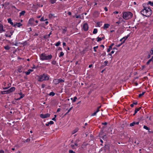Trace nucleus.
<instances>
[{
  "mask_svg": "<svg viewBox=\"0 0 153 153\" xmlns=\"http://www.w3.org/2000/svg\"><path fill=\"white\" fill-rule=\"evenodd\" d=\"M140 13L143 16L149 17L152 14V11L150 7H144V9L141 11Z\"/></svg>",
  "mask_w": 153,
  "mask_h": 153,
  "instance_id": "1",
  "label": "nucleus"
},
{
  "mask_svg": "<svg viewBox=\"0 0 153 153\" xmlns=\"http://www.w3.org/2000/svg\"><path fill=\"white\" fill-rule=\"evenodd\" d=\"M52 57L51 55L47 56L45 53H42L40 55V59L42 60H50Z\"/></svg>",
  "mask_w": 153,
  "mask_h": 153,
  "instance_id": "2",
  "label": "nucleus"
},
{
  "mask_svg": "<svg viewBox=\"0 0 153 153\" xmlns=\"http://www.w3.org/2000/svg\"><path fill=\"white\" fill-rule=\"evenodd\" d=\"M49 79V76L46 74H44L39 76L38 81L42 82L45 80H48Z\"/></svg>",
  "mask_w": 153,
  "mask_h": 153,
  "instance_id": "3",
  "label": "nucleus"
},
{
  "mask_svg": "<svg viewBox=\"0 0 153 153\" xmlns=\"http://www.w3.org/2000/svg\"><path fill=\"white\" fill-rule=\"evenodd\" d=\"M133 16L132 13L130 12H125L123 13V17L126 19L131 18Z\"/></svg>",
  "mask_w": 153,
  "mask_h": 153,
  "instance_id": "4",
  "label": "nucleus"
},
{
  "mask_svg": "<svg viewBox=\"0 0 153 153\" xmlns=\"http://www.w3.org/2000/svg\"><path fill=\"white\" fill-rule=\"evenodd\" d=\"M50 115V114L48 113L44 114H41L40 115V117L42 118H45L49 117Z\"/></svg>",
  "mask_w": 153,
  "mask_h": 153,
  "instance_id": "5",
  "label": "nucleus"
},
{
  "mask_svg": "<svg viewBox=\"0 0 153 153\" xmlns=\"http://www.w3.org/2000/svg\"><path fill=\"white\" fill-rule=\"evenodd\" d=\"M53 82L55 83V84H58L59 83L61 82H64V81L61 79H55L53 81Z\"/></svg>",
  "mask_w": 153,
  "mask_h": 153,
  "instance_id": "6",
  "label": "nucleus"
},
{
  "mask_svg": "<svg viewBox=\"0 0 153 153\" xmlns=\"http://www.w3.org/2000/svg\"><path fill=\"white\" fill-rule=\"evenodd\" d=\"M83 28L84 30L85 31H86L88 30V25L87 23H85L83 24Z\"/></svg>",
  "mask_w": 153,
  "mask_h": 153,
  "instance_id": "7",
  "label": "nucleus"
},
{
  "mask_svg": "<svg viewBox=\"0 0 153 153\" xmlns=\"http://www.w3.org/2000/svg\"><path fill=\"white\" fill-rule=\"evenodd\" d=\"M16 88L14 87H12L10 88V89L8 90L9 93L10 94L11 92H13L15 91Z\"/></svg>",
  "mask_w": 153,
  "mask_h": 153,
  "instance_id": "8",
  "label": "nucleus"
},
{
  "mask_svg": "<svg viewBox=\"0 0 153 153\" xmlns=\"http://www.w3.org/2000/svg\"><path fill=\"white\" fill-rule=\"evenodd\" d=\"M5 30L4 29L3 25L0 24V32L1 33L3 32H5Z\"/></svg>",
  "mask_w": 153,
  "mask_h": 153,
  "instance_id": "9",
  "label": "nucleus"
},
{
  "mask_svg": "<svg viewBox=\"0 0 153 153\" xmlns=\"http://www.w3.org/2000/svg\"><path fill=\"white\" fill-rule=\"evenodd\" d=\"M19 94L21 95L20 97L17 98V99H16V100H20L22 98L24 97V94H23L22 92H20L19 93Z\"/></svg>",
  "mask_w": 153,
  "mask_h": 153,
  "instance_id": "10",
  "label": "nucleus"
},
{
  "mask_svg": "<svg viewBox=\"0 0 153 153\" xmlns=\"http://www.w3.org/2000/svg\"><path fill=\"white\" fill-rule=\"evenodd\" d=\"M139 122H134L132 123H130V126L132 127V126H134L135 124L138 125L139 124Z\"/></svg>",
  "mask_w": 153,
  "mask_h": 153,
  "instance_id": "11",
  "label": "nucleus"
},
{
  "mask_svg": "<svg viewBox=\"0 0 153 153\" xmlns=\"http://www.w3.org/2000/svg\"><path fill=\"white\" fill-rule=\"evenodd\" d=\"M22 25L21 23H16L15 24H14L13 25V27H16V26L18 27H20L21 26H22Z\"/></svg>",
  "mask_w": 153,
  "mask_h": 153,
  "instance_id": "12",
  "label": "nucleus"
},
{
  "mask_svg": "<svg viewBox=\"0 0 153 153\" xmlns=\"http://www.w3.org/2000/svg\"><path fill=\"white\" fill-rule=\"evenodd\" d=\"M34 21V19L33 18H32L30 19L28 21V23L30 24L31 25L33 24V22Z\"/></svg>",
  "mask_w": 153,
  "mask_h": 153,
  "instance_id": "13",
  "label": "nucleus"
},
{
  "mask_svg": "<svg viewBox=\"0 0 153 153\" xmlns=\"http://www.w3.org/2000/svg\"><path fill=\"white\" fill-rule=\"evenodd\" d=\"M130 34H128L127 35V36H126L123 38V43H124L125 42V41L128 38Z\"/></svg>",
  "mask_w": 153,
  "mask_h": 153,
  "instance_id": "14",
  "label": "nucleus"
},
{
  "mask_svg": "<svg viewBox=\"0 0 153 153\" xmlns=\"http://www.w3.org/2000/svg\"><path fill=\"white\" fill-rule=\"evenodd\" d=\"M7 21L10 24H11V25H13H13H14V24H13V23L12 22V20L10 18H9L7 19Z\"/></svg>",
  "mask_w": 153,
  "mask_h": 153,
  "instance_id": "15",
  "label": "nucleus"
},
{
  "mask_svg": "<svg viewBox=\"0 0 153 153\" xmlns=\"http://www.w3.org/2000/svg\"><path fill=\"white\" fill-rule=\"evenodd\" d=\"M5 36L7 37H8L9 38L11 37V35H10V34L8 32H7L5 34Z\"/></svg>",
  "mask_w": 153,
  "mask_h": 153,
  "instance_id": "16",
  "label": "nucleus"
},
{
  "mask_svg": "<svg viewBox=\"0 0 153 153\" xmlns=\"http://www.w3.org/2000/svg\"><path fill=\"white\" fill-rule=\"evenodd\" d=\"M1 93L2 94H9L8 90H6V91H1Z\"/></svg>",
  "mask_w": 153,
  "mask_h": 153,
  "instance_id": "17",
  "label": "nucleus"
},
{
  "mask_svg": "<svg viewBox=\"0 0 153 153\" xmlns=\"http://www.w3.org/2000/svg\"><path fill=\"white\" fill-rule=\"evenodd\" d=\"M33 71V70L32 69H29L27 71H26L25 72V73L27 75H28L30 74L31 72H32Z\"/></svg>",
  "mask_w": 153,
  "mask_h": 153,
  "instance_id": "18",
  "label": "nucleus"
},
{
  "mask_svg": "<svg viewBox=\"0 0 153 153\" xmlns=\"http://www.w3.org/2000/svg\"><path fill=\"white\" fill-rule=\"evenodd\" d=\"M109 26V24H104L103 28L104 29H106L107 28H108Z\"/></svg>",
  "mask_w": 153,
  "mask_h": 153,
  "instance_id": "19",
  "label": "nucleus"
},
{
  "mask_svg": "<svg viewBox=\"0 0 153 153\" xmlns=\"http://www.w3.org/2000/svg\"><path fill=\"white\" fill-rule=\"evenodd\" d=\"M62 33L63 34H65L67 31V28L65 27L64 28L62 29Z\"/></svg>",
  "mask_w": 153,
  "mask_h": 153,
  "instance_id": "20",
  "label": "nucleus"
},
{
  "mask_svg": "<svg viewBox=\"0 0 153 153\" xmlns=\"http://www.w3.org/2000/svg\"><path fill=\"white\" fill-rule=\"evenodd\" d=\"M25 11H22L20 13V16H24L25 15Z\"/></svg>",
  "mask_w": 153,
  "mask_h": 153,
  "instance_id": "21",
  "label": "nucleus"
},
{
  "mask_svg": "<svg viewBox=\"0 0 153 153\" xmlns=\"http://www.w3.org/2000/svg\"><path fill=\"white\" fill-rule=\"evenodd\" d=\"M141 107H140L139 108H136L135 110V114H136L138 111H139L141 109Z\"/></svg>",
  "mask_w": 153,
  "mask_h": 153,
  "instance_id": "22",
  "label": "nucleus"
},
{
  "mask_svg": "<svg viewBox=\"0 0 153 153\" xmlns=\"http://www.w3.org/2000/svg\"><path fill=\"white\" fill-rule=\"evenodd\" d=\"M94 15L95 17H97L98 16V13L97 11L95 12L94 13Z\"/></svg>",
  "mask_w": 153,
  "mask_h": 153,
  "instance_id": "23",
  "label": "nucleus"
},
{
  "mask_svg": "<svg viewBox=\"0 0 153 153\" xmlns=\"http://www.w3.org/2000/svg\"><path fill=\"white\" fill-rule=\"evenodd\" d=\"M4 48L5 50H9L10 49V47L8 45H7L4 47Z\"/></svg>",
  "mask_w": 153,
  "mask_h": 153,
  "instance_id": "24",
  "label": "nucleus"
},
{
  "mask_svg": "<svg viewBox=\"0 0 153 153\" xmlns=\"http://www.w3.org/2000/svg\"><path fill=\"white\" fill-rule=\"evenodd\" d=\"M97 30L96 28H95L94 29V30L93 32V33L94 34H96L97 33Z\"/></svg>",
  "mask_w": 153,
  "mask_h": 153,
  "instance_id": "25",
  "label": "nucleus"
},
{
  "mask_svg": "<svg viewBox=\"0 0 153 153\" xmlns=\"http://www.w3.org/2000/svg\"><path fill=\"white\" fill-rule=\"evenodd\" d=\"M78 130V128H76L75 129H74L72 132V134H74Z\"/></svg>",
  "mask_w": 153,
  "mask_h": 153,
  "instance_id": "26",
  "label": "nucleus"
},
{
  "mask_svg": "<svg viewBox=\"0 0 153 153\" xmlns=\"http://www.w3.org/2000/svg\"><path fill=\"white\" fill-rule=\"evenodd\" d=\"M56 0H50V2L52 4H53L56 3Z\"/></svg>",
  "mask_w": 153,
  "mask_h": 153,
  "instance_id": "27",
  "label": "nucleus"
},
{
  "mask_svg": "<svg viewBox=\"0 0 153 153\" xmlns=\"http://www.w3.org/2000/svg\"><path fill=\"white\" fill-rule=\"evenodd\" d=\"M55 95V94L53 92H50L49 95L50 96H54Z\"/></svg>",
  "mask_w": 153,
  "mask_h": 153,
  "instance_id": "28",
  "label": "nucleus"
},
{
  "mask_svg": "<svg viewBox=\"0 0 153 153\" xmlns=\"http://www.w3.org/2000/svg\"><path fill=\"white\" fill-rule=\"evenodd\" d=\"M143 128L147 130H150V128L149 127H148L146 126H144Z\"/></svg>",
  "mask_w": 153,
  "mask_h": 153,
  "instance_id": "29",
  "label": "nucleus"
},
{
  "mask_svg": "<svg viewBox=\"0 0 153 153\" xmlns=\"http://www.w3.org/2000/svg\"><path fill=\"white\" fill-rule=\"evenodd\" d=\"M60 43H61V42H60L59 41V42H57L55 45V46H59V45H60Z\"/></svg>",
  "mask_w": 153,
  "mask_h": 153,
  "instance_id": "30",
  "label": "nucleus"
},
{
  "mask_svg": "<svg viewBox=\"0 0 153 153\" xmlns=\"http://www.w3.org/2000/svg\"><path fill=\"white\" fill-rule=\"evenodd\" d=\"M64 55V53L63 52H61L60 53V54L59 56V57H61V56H63Z\"/></svg>",
  "mask_w": 153,
  "mask_h": 153,
  "instance_id": "31",
  "label": "nucleus"
},
{
  "mask_svg": "<svg viewBox=\"0 0 153 153\" xmlns=\"http://www.w3.org/2000/svg\"><path fill=\"white\" fill-rule=\"evenodd\" d=\"M112 49V47H111V46H109V47L107 49V52H109L110 51V50Z\"/></svg>",
  "mask_w": 153,
  "mask_h": 153,
  "instance_id": "32",
  "label": "nucleus"
},
{
  "mask_svg": "<svg viewBox=\"0 0 153 153\" xmlns=\"http://www.w3.org/2000/svg\"><path fill=\"white\" fill-rule=\"evenodd\" d=\"M145 92H142V94H140L139 95V97H141L144 94H145Z\"/></svg>",
  "mask_w": 153,
  "mask_h": 153,
  "instance_id": "33",
  "label": "nucleus"
},
{
  "mask_svg": "<svg viewBox=\"0 0 153 153\" xmlns=\"http://www.w3.org/2000/svg\"><path fill=\"white\" fill-rule=\"evenodd\" d=\"M148 4L150 5L151 6H153V2H152L151 1H149L148 2Z\"/></svg>",
  "mask_w": 153,
  "mask_h": 153,
  "instance_id": "34",
  "label": "nucleus"
},
{
  "mask_svg": "<svg viewBox=\"0 0 153 153\" xmlns=\"http://www.w3.org/2000/svg\"><path fill=\"white\" fill-rule=\"evenodd\" d=\"M97 41L98 42H99L102 40V39L99 37L97 38Z\"/></svg>",
  "mask_w": 153,
  "mask_h": 153,
  "instance_id": "35",
  "label": "nucleus"
},
{
  "mask_svg": "<svg viewBox=\"0 0 153 153\" xmlns=\"http://www.w3.org/2000/svg\"><path fill=\"white\" fill-rule=\"evenodd\" d=\"M152 61V59H149L148 61L146 62V64L148 65L149 64V63L151 62Z\"/></svg>",
  "mask_w": 153,
  "mask_h": 153,
  "instance_id": "36",
  "label": "nucleus"
},
{
  "mask_svg": "<svg viewBox=\"0 0 153 153\" xmlns=\"http://www.w3.org/2000/svg\"><path fill=\"white\" fill-rule=\"evenodd\" d=\"M77 99V98L76 97H74V99L72 101L73 102H74L76 101V100Z\"/></svg>",
  "mask_w": 153,
  "mask_h": 153,
  "instance_id": "37",
  "label": "nucleus"
},
{
  "mask_svg": "<svg viewBox=\"0 0 153 153\" xmlns=\"http://www.w3.org/2000/svg\"><path fill=\"white\" fill-rule=\"evenodd\" d=\"M56 61L53 60L52 62L51 63L53 65H55L56 64Z\"/></svg>",
  "mask_w": 153,
  "mask_h": 153,
  "instance_id": "38",
  "label": "nucleus"
},
{
  "mask_svg": "<svg viewBox=\"0 0 153 153\" xmlns=\"http://www.w3.org/2000/svg\"><path fill=\"white\" fill-rule=\"evenodd\" d=\"M30 139L29 138L27 139L25 141V142H29L30 141Z\"/></svg>",
  "mask_w": 153,
  "mask_h": 153,
  "instance_id": "39",
  "label": "nucleus"
},
{
  "mask_svg": "<svg viewBox=\"0 0 153 153\" xmlns=\"http://www.w3.org/2000/svg\"><path fill=\"white\" fill-rule=\"evenodd\" d=\"M98 46H96V47H94L93 48V49H94V51L95 52H96L97 51V50H96V48H98Z\"/></svg>",
  "mask_w": 153,
  "mask_h": 153,
  "instance_id": "40",
  "label": "nucleus"
},
{
  "mask_svg": "<svg viewBox=\"0 0 153 153\" xmlns=\"http://www.w3.org/2000/svg\"><path fill=\"white\" fill-rule=\"evenodd\" d=\"M97 113L96 111H95L94 113H93L92 114L91 116H94L95 115H96V114H97Z\"/></svg>",
  "mask_w": 153,
  "mask_h": 153,
  "instance_id": "41",
  "label": "nucleus"
},
{
  "mask_svg": "<svg viewBox=\"0 0 153 153\" xmlns=\"http://www.w3.org/2000/svg\"><path fill=\"white\" fill-rule=\"evenodd\" d=\"M123 43V42H122L120 44L117 45H116V46H117V47H120L121 45Z\"/></svg>",
  "mask_w": 153,
  "mask_h": 153,
  "instance_id": "42",
  "label": "nucleus"
},
{
  "mask_svg": "<svg viewBox=\"0 0 153 153\" xmlns=\"http://www.w3.org/2000/svg\"><path fill=\"white\" fill-rule=\"evenodd\" d=\"M108 63V61H105L104 62V63L105 64V65L106 66Z\"/></svg>",
  "mask_w": 153,
  "mask_h": 153,
  "instance_id": "43",
  "label": "nucleus"
},
{
  "mask_svg": "<svg viewBox=\"0 0 153 153\" xmlns=\"http://www.w3.org/2000/svg\"><path fill=\"white\" fill-rule=\"evenodd\" d=\"M44 38L45 39H47L49 38L48 35H46L44 36Z\"/></svg>",
  "mask_w": 153,
  "mask_h": 153,
  "instance_id": "44",
  "label": "nucleus"
},
{
  "mask_svg": "<svg viewBox=\"0 0 153 153\" xmlns=\"http://www.w3.org/2000/svg\"><path fill=\"white\" fill-rule=\"evenodd\" d=\"M53 123H54V122L52 121H50V122H49V124H51V125L53 124Z\"/></svg>",
  "mask_w": 153,
  "mask_h": 153,
  "instance_id": "45",
  "label": "nucleus"
},
{
  "mask_svg": "<svg viewBox=\"0 0 153 153\" xmlns=\"http://www.w3.org/2000/svg\"><path fill=\"white\" fill-rule=\"evenodd\" d=\"M69 153H75V152L72 150H69Z\"/></svg>",
  "mask_w": 153,
  "mask_h": 153,
  "instance_id": "46",
  "label": "nucleus"
},
{
  "mask_svg": "<svg viewBox=\"0 0 153 153\" xmlns=\"http://www.w3.org/2000/svg\"><path fill=\"white\" fill-rule=\"evenodd\" d=\"M101 23V22H98L97 23V24L99 27H100V26H101V25H100Z\"/></svg>",
  "mask_w": 153,
  "mask_h": 153,
  "instance_id": "47",
  "label": "nucleus"
},
{
  "mask_svg": "<svg viewBox=\"0 0 153 153\" xmlns=\"http://www.w3.org/2000/svg\"><path fill=\"white\" fill-rule=\"evenodd\" d=\"M10 87V86H9L7 87L3 88V89H4V90L7 89H8Z\"/></svg>",
  "mask_w": 153,
  "mask_h": 153,
  "instance_id": "48",
  "label": "nucleus"
},
{
  "mask_svg": "<svg viewBox=\"0 0 153 153\" xmlns=\"http://www.w3.org/2000/svg\"><path fill=\"white\" fill-rule=\"evenodd\" d=\"M106 55V53L104 52L102 54H101V56H105Z\"/></svg>",
  "mask_w": 153,
  "mask_h": 153,
  "instance_id": "49",
  "label": "nucleus"
},
{
  "mask_svg": "<svg viewBox=\"0 0 153 153\" xmlns=\"http://www.w3.org/2000/svg\"><path fill=\"white\" fill-rule=\"evenodd\" d=\"M107 124V123H106V122L102 123V125H106Z\"/></svg>",
  "mask_w": 153,
  "mask_h": 153,
  "instance_id": "50",
  "label": "nucleus"
},
{
  "mask_svg": "<svg viewBox=\"0 0 153 153\" xmlns=\"http://www.w3.org/2000/svg\"><path fill=\"white\" fill-rule=\"evenodd\" d=\"M73 108V107H71L68 111V113H69L71 110L72 109V108Z\"/></svg>",
  "mask_w": 153,
  "mask_h": 153,
  "instance_id": "51",
  "label": "nucleus"
},
{
  "mask_svg": "<svg viewBox=\"0 0 153 153\" xmlns=\"http://www.w3.org/2000/svg\"><path fill=\"white\" fill-rule=\"evenodd\" d=\"M104 9L106 11H107L108 10V9L106 7H105Z\"/></svg>",
  "mask_w": 153,
  "mask_h": 153,
  "instance_id": "52",
  "label": "nucleus"
},
{
  "mask_svg": "<svg viewBox=\"0 0 153 153\" xmlns=\"http://www.w3.org/2000/svg\"><path fill=\"white\" fill-rule=\"evenodd\" d=\"M45 86V84H43L42 85V88H44Z\"/></svg>",
  "mask_w": 153,
  "mask_h": 153,
  "instance_id": "53",
  "label": "nucleus"
},
{
  "mask_svg": "<svg viewBox=\"0 0 153 153\" xmlns=\"http://www.w3.org/2000/svg\"><path fill=\"white\" fill-rule=\"evenodd\" d=\"M113 13L114 14H117L118 13V12L117 11H114L113 12Z\"/></svg>",
  "mask_w": 153,
  "mask_h": 153,
  "instance_id": "54",
  "label": "nucleus"
},
{
  "mask_svg": "<svg viewBox=\"0 0 153 153\" xmlns=\"http://www.w3.org/2000/svg\"><path fill=\"white\" fill-rule=\"evenodd\" d=\"M53 16V15L52 14H49V16L50 18L51 17H52V16Z\"/></svg>",
  "mask_w": 153,
  "mask_h": 153,
  "instance_id": "55",
  "label": "nucleus"
},
{
  "mask_svg": "<svg viewBox=\"0 0 153 153\" xmlns=\"http://www.w3.org/2000/svg\"><path fill=\"white\" fill-rule=\"evenodd\" d=\"M62 45H63V47H64V46H66V43L65 42H63V44H62Z\"/></svg>",
  "mask_w": 153,
  "mask_h": 153,
  "instance_id": "56",
  "label": "nucleus"
},
{
  "mask_svg": "<svg viewBox=\"0 0 153 153\" xmlns=\"http://www.w3.org/2000/svg\"><path fill=\"white\" fill-rule=\"evenodd\" d=\"M51 34H52V31L48 35V37L49 38L50 37V35H51Z\"/></svg>",
  "mask_w": 153,
  "mask_h": 153,
  "instance_id": "57",
  "label": "nucleus"
},
{
  "mask_svg": "<svg viewBox=\"0 0 153 153\" xmlns=\"http://www.w3.org/2000/svg\"><path fill=\"white\" fill-rule=\"evenodd\" d=\"M0 153H4V151L2 150H0Z\"/></svg>",
  "mask_w": 153,
  "mask_h": 153,
  "instance_id": "58",
  "label": "nucleus"
},
{
  "mask_svg": "<svg viewBox=\"0 0 153 153\" xmlns=\"http://www.w3.org/2000/svg\"><path fill=\"white\" fill-rule=\"evenodd\" d=\"M40 20L41 21H44V18H43V17L42 18L40 19Z\"/></svg>",
  "mask_w": 153,
  "mask_h": 153,
  "instance_id": "59",
  "label": "nucleus"
},
{
  "mask_svg": "<svg viewBox=\"0 0 153 153\" xmlns=\"http://www.w3.org/2000/svg\"><path fill=\"white\" fill-rule=\"evenodd\" d=\"M80 15H78L76 16V18H80Z\"/></svg>",
  "mask_w": 153,
  "mask_h": 153,
  "instance_id": "60",
  "label": "nucleus"
},
{
  "mask_svg": "<svg viewBox=\"0 0 153 153\" xmlns=\"http://www.w3.org/2000/svg\"><path fill=\"white\" fill-rule=\"evenodd\" d=\"M13 32H10V35H11V36L13 35Z\"/></svg>",
  "mask_w": 153,
  "mask_h": 153,
  "instance_id": "61",
  "label": "nucleus"
},
{
  "mask_svg": "<svg viewBox=\"0 0 153 153\" xmlns=\"http://www.w3.org/2000/svg\"><path fill=\"white\" fill-rule=\"evenodd\" d=\"M60 110H61V109H60V108H58V109H57V112H58L60 111Z\"/></svg>",
  "mask_w": 153,
  "mask_h": 153,
  "instance_id": "62",
  "label": "nucleus"
},
{
  "mask_svg": "<svg viewBox=\"0 0 153 153\" xmlns=\"http://www.w3.org/2000/svg\"><path fill=\"white\" fill-rule=\"evenodd\" d=\"M68 14L69 15H71V13L70 12H68Z\"/></svg>",
  "mask_w": 153,
  "mask_h": 153,
  "instance_id": "63",
  "label": "nucleus"
},
{
  "mask_svg": "<svg viewBox=\"0 0 153 153\" xmlns=\"http://www.w3.org/2000/svg\"><path fill=\"white\" fill-rule=\"evenodd\" d=\"M150 53H151L152 55L153 54V50H151L150 52Z\"/></svg>",
  "mask_w": 153,
  "mask_h": 153,
  "instance_id": "64",
  "label": "nucleus"
}]
</instances>
